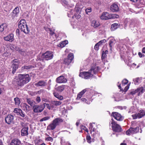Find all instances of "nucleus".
Returning a JSON list of instances; mask_svg holds the SVG:
<instances>
[{
	"instance_id": "1",
	"label": "nucleus",
	"mask_w": 145,
	"mask_h": 145,
	"mask_svg": "<svg viewBox=\"0 0 145 145\" xmlns=\"http://www.w3.org/2000/svg\"><path fill=\"white\" fill-rule=\"evenodd\" d=\"M30 80L28 74H19L17 79L16 84L18 86L22 87L27 83Z\"/></svg>"
},
{
	"instance_id": "2",
	"label": "nucleus",
	"mask_w": 145,
	"mask_h": 145,
	"mask_svg": "<svg viewBox=\"0 0 145 145\" xmlns=\"http://www.w3.org/2000/svg\"><path fill=\"white\" fill-rule=\"evenodd\" d=\"M19 28L25 34L29 33V29L28 28L25 20L24 19L21 20L18 23Z\"/></svg>"
},
{
	"instance_id": "3",
	"label": "nucleus",
	"mask_w": 145,
	"mask_h": 145,
	"mask_svg": "<svg viewBox=\"0 0 145 145\" xmlns=\"http://www.w3.org/2000/svg\"><path fill=\"white\" fill-rule=\"evenodd\" d=\"M139 129V128L137 126L136 123L132 122L131 127L127 131L126 134L129 135L131 134L136 133H138Z\"/></svg>"
},
{
	"instance_id": "4",
	"label": "nucleus",
	"mask_w": 145,
	"mask_h": 145,
	"mask_svg": "<svg viewBox=\"0 0 145 145\" xmlns=\"http://www.w3.org/2000/svg\"><path fill=\"white\" fill-rule=\"evenodd\" d=\"M63 121V120L61 118H56L54 120L52 123L50 124L48 126L47 129L49 130H53L56 128L57 126L59 125Z\"/></svg>"
},
{
	"instance_id": "5",
	"label": "nucleus",
	"mask_w": 145,
	"mask_h": 145,
	"mask_svg": "<svg viewBox=\"0 0 145 145\" xmlns=\"http://www.w3.org/2000/svg\"><path fill=\"white\" fill-rule=\"evenodd\" d=\"M111 124H112V129L113 131L117 132H120L122 131V129L120 126L113 119H112Z\"/></svg>"
},
{
	"instance_id": "6",
	"label": "nucleus",
	"mask_w": 145,
	"mask_h": 145,
	"mask_svg": "<svg viewBox=\"0 0 145 145\" xmlns=\"http://www.w3.org/2000/svg\"><path fill=\"white\" fill-rule=\"evenodd\" d=\"M93 74L91 73L89 70L88 72H81L79 76L82 78L86 79H89L93 76Z\"/></svg>"
},
{
	"instance_id": "7",
	"label": "nucleus",
	"mask_w": 145,
	"mask_h": 145,
	"mask_svg": "<svg viewBox=\"0 0 145 145\" xmlns=\"http://www.w3.org/2000/svg\"><path fill=\"white\" fill-rule=\"evenodd\" d=\"M145 115V111L143 110H140L138 113H136L132 115L134 119L137 118H140Z\"/></svg>"
},
{
	"instance_id": "8",
	"label": "nucleus",
	"mask_w": 145,
	"mask_h": 145,
	"mask_svg": "<svg viewBox=\"0 0 145 145\" xmlns=\"http://www.w3.org/2000/svg\"><path fill=\"white\" fill-rule=\"evenodd\" d=\"M42 56L44 59L48 60L51 59L53 58V54L51 52L47 51L42 54Z\"/></svg>"
},
{
	"instance_id": "9",
	"label": "nucleus",
	"mask_w": 145,
	"mask_h": 145,
	"mask_svg": "<svg viewBox=\"0 0 145 145\" xmlns=\"http://www.w3.org/2000/svg\"><path fill=\"white\" fill-rule=\"evenodd\" d=\"M14 117L13 115L8 114L5 118V122L9 125L13 123L14 121Z\"/></svg>"
},
{
	"instance_id": "10",
	"label": "nucleus",
	"mask_w": 145,
	"mask_h": 145,
	"mask_svg": "<svg viewBox=\"0 0 145 145\" xmlns=\"http://www.w3.org/2000/svg\"><path fill=\"white\" fill-rule=\"evenodd\" d=\"M114 18L113 16L110 14L108 12H104L100 16V18L102 20H107L112 18Z\"/></svg>"
},
{
	"instance_id": "11",
	"label": "nucleus",
	"mask_w": 145,
	"mask_h": 145,
	"mask_svg": "<svg viewBox=\"0 0 145 145\" xmlns=\"http://www.w3.org/2000/svg\"><path fill=\"white\" fill-rule=\"evenodd\" d=\"M114 118L118 121H121L124 119V117L120 114L117 112H113L111 115Z\"/></svg>"
},
{
	"instance_id": "12",
	"label": "nucleus",
	"mask_w": 145,
	"mask_h": 145,
	"mask_svg": "<svg viewBox=\"0 0 145 145\" xmlns=\"http://www.w3.org/2000/svg\"><path fill=\"white\" fill-rule=\"evenodd\" d=\"M44 109L43 105H35L33 106V109L35 113H39L42 112Z\"/></svg>"
},
{
	"instance_id": "13",
	"label": "nucleus",
	"mask_w": 145,
	"mask_h": 145,
	"mask_svg": "<svg viewBox=\"0 0 145 145\" xmlns=\"http://www.w3.org/2000/svg\"><path fill=\"white\" fill-rule=\"evenodd\" d=\"M67 81L66 78L63 76H59L56 79V82L58 83H65Z\"/></svg>"
},
{
	"instance_id": "14",
	"label": "nucleus",
	"mask_w": 145,
	"mask_h": 145,
	"mask_svg": "<svg viewBox=\"0 0 145 145\" xmlns=\"http://www.w3.org/2000/svg\"><path fill=\"white\" fill-rule=\"evenodd\" d=\"M3 38L5 40L11 42L14 40V35L12 33H10L7 36L4 37Z\"/></svg>"
},
{
	"instance_id": "15",
	"label": "nucleus",
	"mask_w": 145,
	"mask_h": 145,
	"mask_svg": "<svg viewBox=\"0 0 145 145\" xmlns=\"http://www.w3.org/2000/svg\"><path fill=\"white\" fill-rule=\"evenodd\" d=\"M61 104L60 101H51L50 103V105L52 108H55L56 106L60 105Z\"/></svg>"
},
{
	"instance_id": "16",
	"label": "nucleus",
	"mask_w": 145,
	"mask_h": 145,
	"mask_svg": "<svg viewBox=\"0 0 145 145\" xmlns=\"http://www.w3.org/2000/svg\"><path fill=\"white\" fill-rule=\"evenodd\" d=\"M100 68L99 67L95 66L92 67L91 69L89 70V71H90L93 74H96L98 72Z\"/></svg>"
},
{
	"instance_id": "17",
	"label": "nucleus",
	"mask_w": 145,
	"mask_h": 145,
	"mask_svg": "<svg viewBox=\"0 0 145 145\" xmlns=\"http://www.w3.org/2000/svg\"><path fill=\"white\" fill-rule=\"evenodd\" d=\"M28 127H24L21 130V135L22 136H27L28 134Z\"/></svg>"
},
{
	"instance_id": "18",
	"label": "nucleus",
	"mask_w": 145,
	"mask_h": 145,
	"mask_svg": "<svg viewBox=\"0 0 145 145\" xmlns=\"http://www.w3.org/2000/svg\"><path fill=\"white\" fill-rule=\"evenodd\" d=\"M91 26L94 28H95L98 27L100 25L99 22L96 20H94L91 22Z\"/></svg>"
},
{
	"instance_id": "19",
	"label": "nucleus",
	"mask_w": 145,
	"mask_h": 145,
	"mask_svg": "<svg viewBox=\"0 0 145 145\" xmlns=\"http://www.w3.org/2000/svg\"><path fill=\"white\" fill-rule=\"evenodd\" d=\"M46 85V82L43 80H40L35 84V85L37 87H44Z\"/></svg>"
},
{
	"instance_id": "20",
	"label": "nucleus",
	"mask_w": 145,
	"mask_h": 145,
	"mask_svg": "<svg viewBox=\"0 0 145 145\" xmlns=\"http://www.w3.org/2000/svg\"><path fill=\"white\" fill-rule=\"evenodd\" d=\"M21 142L18 139H14L12 140L10 145H20Z\"/></svg>"
},
{
	"instance_id": "21",
	"label": "nucleus",
	"mask_w": 145,
	"mask_h": 145,
	"mask_svg": "<svg viewBox=\"0 0 145 145\" xmlns=\"http://www.w3.org/2000/svg\"><path fill=\"white\" fill-rule=\"evenodd\" d=\"M110 9L113 12H116L118 10L119 8L117 4L114 3L111 6Z\"/></svg>"
},
{
	"instance_id": "22",
	"label": "nucleus",
	"mask_w": 145,
	"mask_h": 145,
	"mask_svg": "<svg viewBox=\"0 0 145 145\" xmlns=\"http://www.w3.org/2000/svg\"><path fill=\"white\" fill-rule=\"evenodd\" d=\"M27 102L31 106L35 105V102L33 99L32 98H29L26 99Z\"/></svg>"
},
{
	"instance_id": "23",
	"label": "nucleus",
	"mask_w": 145,
	"mask_h": 145,
	"mask_svg": "<svg viewBox=\"0 0 145 145\" xmlns=\"http://www.w3.org/2000/svg\"><path fill=\"white\" fill-rule=\"evenodd\" d=\"M19 12V9L18 7H16L13 10L12 15L13 16H17Z\"/></svg>"
},
{
	"instance_id": "24",
	"label": "nucleus",
	"mask_w": 145,
	"mask_h": 145,
	"mask_svg": "<svg viewBox=\"0 0 145 145\" xmlns=\"http://www.w3.org/2000/svg\"><path fill=\"white\" fill-rule=\"evenodd\" d=\"M34 68V67L31 65H25L22 67L21 68V70L22 71H25L26 70L31 69Z\"/></svg>"
},
{
	"instance_id": "25",
	"label": "nucleus",
	"mask_w": 145,
	"mask_h": 145,
	"mask_svg": "<svg viewBox=\"0 0 145 145\" xmlns=\"http://www.w3.org/2000/svg\"><path fill=\"white\" fill-rule=\"evenodd\" d=\"M23 109L25 111L28 112L30 110L31 107L26 103H24L22 104Z\"/></svg>"
},
{
	"instance_id": "26",
	"label": "nucleus",
	"mask_w": 145,
	"mask_h": 145,
	"mask_svg": "<svg viewBox=\"0 0 145 145\" xmlns=\"http://www.w3.org/2000/svg\"><path fill=\"white\" fill-rule=\"evenodd\" d=\"M109 41V45L111 48L113 46L116 42V41L114 38L112 37H110Z\"/></svg>"
},
{
	"instance_id": "27",
	"label": "nucleus",
	"mask_w": 145,
	"mask_h": 145,
	"mask_svg": "<svg viewBox=\"0 0 145 145\" xmlns=\"http://www.w3.org/2000/svg\"><path fill=\"white\" fill-rule=\"evenodd\" d=\"M119 24L117 23H114L111 26V30L112 31H114L117 29L118 27L120 26Z\"/></svg>"
},
{
	"instance_id": "28",
	"label": "nucleus",
	"mask_w": 145,
	"mask_h": 145,
	"mask_svg": "<svg viewBox=\"0 0 145 145\" xmlns=\"http://www.w3.org/2000/svg\"><path fill=\"white\" fill-rule=\"evenodd\" d=\"M136 89L137 90V93H138V96H139L140 95L142 94L145 91L144 89L142 87L137 88Z\"/></svg>"
},
{
	"instance_id": "29",
	"label": "nucleus",
	"mask_w": 145,
	"mask_h": 145,
	"mask_svg": "<svg viewBox=\"0 0 145 145\" xmlns=\"http://www.w3.org/2000/svg\"><path fill=\"white\" fill-rule=\"evenodd\" d=\"M65 87V86L62 85L57 87L56 89L57 91L61 92L62 91L64 90Z\"/></svg>"
},
{
	"instance_id": "30",
	"label": "nucleus",
	"mask_w": 145,
	"mask_h": 145,
	"mask_svg": "<svg viewBox=\"0 0 145 145\" xmlns=\"http://www.w3.org/2000/svg\"><path fill=\"white\" fill-rule=\"evenodd\" d=\"M7 27L6 24L3 23L0 25V31L2 32Z\"/></svg>"
},
{
	"instance_id": "31",
	"label": "nucleus",
	"mask_w": 145,
	"mask_h": 145,
	"mask_svg": "<svg viewBox=\"0 0 145 145\" xmlns=\"http://www.w3.org/2000/svg\"><path fill=\"white\" fill-rule=\"evenodd\" d=\"M18 68V63H16L15 64H14L12 65V73L13 74H14L16 70Z\"/></svg>"
},
{
	"instance_id": "32",
	"label": "nucleus",
	"mask_w": 145,
	"mask_h": 145,
	"mask_svg": "<svg viewBox=\"0 0 145 145\" xmlns=\"http://www.w3.org/2000/svg\"><path fill=\"white\" fill-rule=\"evenodd\" d=\"M82 8V6H81L79 4H78L76 6L75 10L77 12H79L80 11H81Z\"/></svg>"
},
{
	"instance_id": "33",
	"label": "nucleus",
	"mask_w": 145,
	"mask_h": 145,
	"mask_svg": "<svg viewBox=\"0 0 145 145\" xmlns=\"http://www.w3.org/2000/svg\"><path fill=\"white\" fill-rule=\"evenodd\" d=\"M53 94L54 96L56 98L60 100H62L63 99V97L61 95H60L57 92H54Z\"/></svg>"
},
{
	"instance_id": "34",
	"label": "nucleus",
	"mask_w": 145,
	"mask_h": 145,
	"mask_svg": "<svg viewBox=\"0 0 145 145\" xmlns=\"http://www.w3.org/2000/svg\"><path fill=\"white\" fill-rule=\"evenodd\" d=\"M68 42V41L67 40L62 41L61 43L59 44L58 46L62 48L63 47H64L66 44H67Z\"/></svg>"
},
{
	"instance_id": "35",
	"label": "nucleus",
	"mask_w": 145,
	"mask_h": 145,
	"mask_svg": "<svg viewBox=\"0 0 145 145\" xmlns=\"http://www.w3.org/2000/svg\"><path fill=\"white\" fill-rule=\"evenodd\" d=\"M48 29L49 31V33L50 35H51L54 38H57V36L54 31H52L50 29Z\"/></svg>"
},
{
	"instance_id": "36",
	"label": "nucleus",
	"mask_w": 145,
	"mask_h": 145,
	"mask_svg": "<svg viewBox=\"0 0 145 145\" xmlns=\"http://www.w3.org/2000/svg\"><path fill=\"white\" fill-rule=\"evenodd\" d=\"M15 104L16 105L19 106L20 103L19 99L18 98H15L14 99Z\"/></svg>"
},
{
	"instance_id": "37",
	"label": "nucleus",
	"mask_w": 145,
	"mask_h": 145,
	"mask_svg": "<svg viewBox=\"0 0 145 145\" xmlns=\"http://www.w3.org/2000/svg\"><path fill=\"white\" fill-rule=\"evenodd\" d=\"M61 145H71L70 144L67 142H66L64 140L61 139Z\"/></svg>"
},
{
	"instance_id": "38",
	"label": "nucleus",
	"mask_w": 145,
	"mask_h": 145,
	"mask_svg": "<svg viewBox=\"0 0 145 145\" xmlns=\"http://www.w3.org/2000/svg\"><path fill=\"white\" fill-rule=\"evenodd\" d=\"M48 137H46L45 138V140L48 142H52L53 141V138L51 137H50L49 135H48Z\"/></svg>"
},
{
	"instance_id": "39",
	"label": "nucleus",
	"mask_w": 145,
	"mask_h": 145,
	"mask_svg": "<svg viewBox=\"0 0 145 145\" xmlns=\"http://www.w3.org/2000/svg\"><path fill=\"white\" fill-rule=\"evenodd\" d=\"M72 61L69 59L68 58L65 59L64 61V63L67 65H69L71 62Z\"/></svg>"
},
{
	"instance_id": "40",
	"label": "nucleus",
	"mask_w": 145,
	"mask_h": 145,
	"mask_svg": "<svg viewBox=\"0 0 145 145\" xmlns=\"http://www.w3.org/2000/svg\"><path fill=\"white\" fill-rule=\"evenodd\" d=\"M106 54L104 52H103L101 57V59L102 62H103L104 64H105V58L106 57Z\"/></svg>"
},
{
	"instance_id": "41",
	"label": "nucleus",
	"mask_w": 145,
	"mask_h": 145,
	"mask_svg": "<svg viewBox=\"0 0 145 145\" xmlns=\"http://www.w3.org/2000/svg\"><path fill=\"white\" fill-rule=\"evenodd\" d=\"M135 82V85H138L140 82V78H136L133 80Z\"/></svg>"
},
{
	"instance_id": "42",
	"label": "nucleus",
	"mask_w": 145,
	"mask_h": 145,
	"mask_svg": "<svg viewBox=\"0 0 145 145\" xmlns=\"http://www.w3.org/2000/svg\"><path fill=\"white\" fill-rule=\"evenodd\" d=\"M43 106L44 107V108L45 107H46L49 110H50L51 109V108H52V107L51 106V105H49L48 103H44L43 104Z\"/></svg>"
},
{
	"instance_id": "43",
	"label": "nucleus",
	"mask_w": 145,
	"mask_h": 145,
	"mask_svg": "<svg viewBox=\"0 0 145 145\" xmlns=\"http://www.w3.org/2000/svg\"><path fill=\"white\" fill-rule=\"evenodd\" d=\"M96 129L94 127L92 129V130L91 131H90V132L92 135H93L94 136V137L95 138V133H96Z\"/></svg>"
},
{
	"instance_id": "44",
	"label": "nucleus",
	"mask_w": 145,
	"mask_h": 145,
	"mask_svg": "<svg viewBox=\"0 0 145 145\" xmlns=\"http://www.w3.org/2000/svg\"><path fill=\"white\" fill-rule=\"evenodd\" d=\"M67 58L72 61L74 58V55L72 53L69 54L68 56V58Z\"/></svg>"
},
{
	"instance_id": "45",
	"label": "nucleus",
	"mask_w": 145,
	"mask_h": 145,
	"mask_svg": "<svg viewBox=\"0 0 145 145\" xmlns=\"http://www.w3.org/2000/svg\"><path fill=\"white\" fill-rule=\"evenodd\" d=\"M106 42V40L105 39H104L103 40H100L97 43V44H98L100 46V45H101L102 44L105 43Z\"/></svg>"
},
{
	"instance_id": "46",
	"label": "nucleus",
	"mask_w": 145,
	"mask_h": 145,
	"mask_svg": "<svg viewBox=\"0 0 145 145\" xmlns=\"http://www.w3.org/2000/svg\"><path fill=\"white\" fill-rule=\"evenodd\" d=\"M21 110L20 109L15 108L13 111L14 112L16 113L17 115H18L20 112H21Z\"/></svg>"
},
{
	"instance_id": "47",
	"label": "nucleus",
	"mask_w": 145,
	"mask_h": 145,
	"mask_svg": "<svg viewBox=\"0 0 145 145\" xmlns=\"http://www.w3.org/2000/svg\"><path fill=\"white\" fill-rule=\"evenodd\" d=\"M50 118V117L47 116L43 118L40 119V122L43 121H46L48 120Z\"/></svg>"
},
{
	"instance_id": "48",
	"label": "nucleus",
	"mask_w": 145,
	"mask_h": 145,
	"mask_svg": "<svg viewBox=\"0 0 145 145\" xmlns=\"http://www.w3.org/2000/svg\"><path fill=\"white\" fill-rule=\"evenodd\" d=\"M86 140L87 142L89 143H90L91 142V138L89 135H87L86 137Z\"/></svg>"
},
{
	"instance_id": "49",
	"label": "nucleus",
	"mask_w": 145,
	"mask_h": 145,
	"mask_svg": "<svg viewBox=\"0 0 145 145\" xmlns=\"http://www.w3.org/2000/svg\"><path fill=\"white\" fill-rule=\"evenodd\" d=\"M40 141V140H39L36 141L35 142V145H46V144L44 143H42L41 144H40L39 142Z\"/></svg>"
},
{
	"instance_id": "50",
	"label": "nucleus",
	"mask_w": 145,
	"mask_h": 145,
	"mask_svg": "<svg viewBox=\"0 0 145 145\" xmlns=\"http://www.w3.org/2000/svg\"><path fill=\"white\" fill-rule=\"evenodd\" d=\"M128 80L126 79L123 80L122 81V85L127 84L128 83Z\"/></svg>"
},
{
	"instance_id": "51",
	"label": "nucleus",
	"mask_w": 145,
	"mask_h": 145,
	"mask_svg": "<svg viewBox=\"0 0 145 145\" xmlns=\"http://www.w3.org/2000/svg\"><path fill=\"white\" fill-rule=\"evenodd\" d=\"M18 115H20V116H21V117H25V114H24L23 112L22 111V110H21V112H20Z\"/></svg>"
},
{
	"instance_id": "52",
	"label": "nucleus",
	"mask_w": 145,
	"mask_h": 145,
	"mask_svg": "<svg viewBox=\"0 0 145 145\" xmlns=\"http://www.w3.org/2000/svg\"><path fill=\"white\" fill-rule=\"evenodd\" d=\"M10 55V53L8 52H4L3 54V56L4 57H8Z\"/></svg>"
},
{
	"instance_id": "53",
	"label": "nucleus",
	"mask_w": 145,
	"mask_h": 145,
	"mask_svg": "<svg viewBox=\"0 0 145 145\" xmlns=\"http://www.w3.org/2000/svg\"><path fill=\"white\" fill-rule=\"evenodd\" d=\"M91 11V8H88L86 9V11L87 14H88L89 12H90Z\"/></svg>"
},
{
	"instance_id": "54",
	"label": "nucleus",
	"mask_w": 145,
	"mask_h": 145,
	"mask_svg": "<svg viewBox=\"0 0 145 145\" xmlns=\"http://www.w3.org/2000/svg\"><path fill=\"white\" fill-rule=\"evenodd\" d=\"M70 84L71 86L73 87H74L75 86V82L74 80H72L71 81V82L70 83Z\"/></svg>"
},
{
	"instance_id": "55",
	"label": "nucleus",
	"mask_w": 145,
	"mask_h": 145,
	"mask_svg": "<svg viewBox=\"0 0 145 145\" xmlns=\"http://www.w3.org/2000/svg\"><path fill=\"white\" fill-rule=\"evenodd\" d=\"M81 100L82 101L84 102L85 103H86L88 104H89V103H88V101L85 98H82L81 99Z\"/></svg>"
},
{
	"instance_id": "56",
	"label": "nucleus",
	"mask_w": 145,
	"mask_h": 145,
	"mask_svg": "<svg viewBox=\"0 0 145 145\" xmlns=\"http://www.w3.org/2000/svg\"><path fill=\"white\" fill-rule=\"evenodd\" d=\"M99 45L97 43L94 46V49L96 50H97L99 49Z\"/></svg>"
},
{
	"instance_id": "57",
	"label": "nucleus",
	"mask_w": 145,
	"mask_h": 145,
	"mask_svg": "<svg viewBox=\"0 0 145 145\" xmlns=\"http://www.w3.org/2000/svg\"><path fill=\"white\" fill-rule=\"evenodd\" d=\"M36 101L37 102L39 103H40L41 101V99L40 97L39 96H38L36 99Z\"/></svg>"
},
{
	"instance_id": "58",
	"label": "nucleus",
	"mask_w": 145,
	"mask_h": 145,
	"mask_svg": "<svg viewBox=\"0 0 145 145\" xmlns=\"http://www.w3.org/2000/svg\"><path fill=\"white\" fill-rule=\"evenodd\" d=\"M136 93H137V89H136L135 90H133V91L131 92L130 94L133 95H134L136 94Z\"/></svg>"
},
{
	"instance_id": "59",
	"label": "nucleus",
	"mask_w": 145,
	"mask_h": 145,
	"mask_svg": "<svg viewBox=\"0 0 145 145\" xmlns=\"http://www.w3.org/2000/svg\"><path fill=\"white\" fill-rule=\"evenodd\" d=\"M94 126L93 125L92 123H90L89 124V129H90V131H91L92 130V129L93 128H94L93 127Z\"/></svg>"
},
{
	"instance_id": "60",
	"label": "nucleus",
	"mask_w": 145,
	"mask_h": 145,
	"mask_svg": "<svg viewBox=\"0 0 145 145\" xmlns=\"http://www.w3.org/2000/svg\"><path fill=\"white\" fill-rule=\"evenodd\" d=\"M62 4L63 5L65 6V5H68V2L64 0L63 1Z\"/></svg>"
},
{
	"instance_id": "61",
	"label": "nucleus",
	"mask_w": 145,
	"mask_h": 145,
	"mask_svg": "<svg viewBox=\"0 0 145 145\" xmlns=\"http://www.w3.org/2000/svg\"><path fill=\"white\" fill-rule=\"evenodd\" d=\"M24 53L25 54V55L26 56H31L30 52H24Z\"/></svg>"
},
{
	"instance_id": "62",
	"label": "nucleus",
	"mask_w": 145,
	"mask_h": 145,
	"mask_svg": "<svg viewBox=\"0 0 145 145\" xmlns=\"http://www.w3.org/2000/svg\"><path fill=\"white\" fill-rule=\"evenodd\" d=\"M138 55L139 57H144V55L143 54L141 53L140 52H139L138 53Z\"/></svg>"
},
{
	"instance_id": "63",
	"label": "nucleus",
	"mask_w": 145,
	"mask_h": 145,
	"mask_svg": "<svg viewBox=\"0 0 145 145\" xmlns=\"http://www.w3.org/2000/svg\"><path fill=\"white\" fill-rule=\"evenodd\" d=\"M80 93L78 94L77 97V99H79L82 97V96L80 95Z\"/></svg>"
},
{
	"instance_id": "64",
	"label": "nucleus",
	"mask_w": 145,
	"mask_h": 145,
	"mask_svg": "<svg viewBox=\"0 0 145 145\" xmlns=\"http://www.w3.org/2000/svg\"><path fill=\"white\" fill-rule=\"evenodd\" d=\"M86 89H84L82 90L81 92H80V94H82V95H83L85 92L86 91Z\"/></svg>"
}]
</instances>
